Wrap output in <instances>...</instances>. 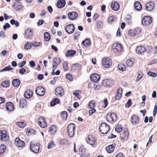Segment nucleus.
<instances>
[{"label": "nucleus", "mask_w": 157, "mask_h": 157, "mask_svg": "<svg viewBox=\"0 0 157 157\" xmlns=\"http://www.w3.org/2000/svg\"><path fill=\"white\" fill-rule=\"evenodd\" d=\"M109 129V126L105 123L101 124L99 127L100 132L103 134H107Z\"/></svg>", "instance_id": "obj_1"}, {"label": "nucleus", "mask_w": 157, "mask_h": 157, "mask_svg": "<svg viewBox=\"0 0 157 157\" xmlns=\"http://www.w3.org/2000/svg\"><path fill=\"white\" fill-rule=\"evenodd\" d=\"M67 132L69 137H72L75 134V125L73 123L70 124L67 127Z\"/></svg>", "instance_id": "obj_2"}, {"label": "nucleus", "mask_w": 157, "mask_h": 157, "mask_svg": "<svg viewBox=\"0 0 157 157\" xmlns=\"http://www.w3.org/2000/svg\"><path fill=\"white\" fill-rule=\"evenodd\" d=\"M102 63L104 67L108 68L111 66L112 61L110 58L107 57H104L102 59Z\"/></svg>", "instance_id": "obj_3"}, {"label": "nucleus", "mask_w": 157, "mask_h": 157, "mask_svg": "<svg viewBox=\"0 0 157 157\" xmlns=\"http://www.w3.org/2000/svg\"><path fill=\"white\" fill-rule=\"evenodd\" d=\"M106 119L109 122L115 121L117 120V116L113 113H109L106 115Z\"/></svg>", "instance_id": "obj_4"}, {"label": "nucleus", "mask_w": 157, "mask_h": 157, "mask_svg": "<svg viewBox=\"0 0 157 157\" xmlns=\"http://www.w3.org/2000/svg\"><path fill=\"white\" fill-rule=\"evenodd\" d=\"M152 21L151 17L148 16H146L142 19V23L143 25L147 26L151 23Z\"/></svg>", "instance_id": "obj_5"}, {"label": "nucleus", "mask_w": 157, "mask_h": 157, "mask_svg": "<svg viewBox=\"0 0 157 157\" xmlns=\"http://www.w3.org/2000/svg\"><path fill=\"white\" fill-rule=\"evenodd\" d=\"M122 45L118 43H114L112 47V50L115 52H120L122 50Z\"/></svg>", "instance_id": "obj_6"}, {"label": "nucleus", "mask_w": 157, "mask_h": 157, "mask_svg": "<svg viewBox=\"0 0 157 157\" xmlns=\"http://www.w3.org/2000/svg\"><path fill=\"white\" fill-rule=\"evenodd\" d=\"M30 148L31 151L35 153H38L40 149L39 145L36 144H33L32 142L30 143Z\"/></svg>", "instance_id": "obj_7"}, {"label": "nucleus", "mask_w": 157, "mask_h": 157, "mask_svg": "<svg viewBox=\"0 0 157 157\" xmlns=\"http://www.w3.org/2000/svg\"><path fill=\"white\" fill-rule=\"evenodd\" d=\"M38 124L42 128H45L47 126V123L44 118L40 117L38 120Z\"/></svg>", "instance_id": "obj_8"}, {"label": "nucleus", "mask_w": 157, "mask_h": 157, "mask_svg": "<svg viewBox=\"0 0 157 157\" xmlns=\"http://www.w3.org/2000/svg\"><path fill=\"white\" fill-rule=\"evenodd\" d=\"M65 30L68 34H71L75 31L74 26L73 24H69L66 27Z\"/></svg>", "instance_id": "obj_9"}, {"label": "nucleus", "mask_w": 157, "mask_h": 157, "mask_svg": "<svg viewBox=\"0 0 157 157\" xmlns=\"http://www.w3.org/2000/svg\"><path fill=\"white\" fill-rule=\"evenodd\" d=\"M35 92L37 95L42 96L45 94V90L42 87L39 86L36 88Z\"/></svg>", "instance_id": "obj_10"}, {"label": "nucleus", "mask_w": 157, "mask_h": 157, "mask_svg": "<svg viewBox=\"0 0 157 157\" xmlns=\"http://www.w3.org/2000/svg\"><path fill=\"white\" fill-rule=\"evenodd\" d=\"M146 10L148 11H151L154 7V3L151 1L147 2L145 5Z\"/></svg>", "instance_id": "obj_11"}, {"label": "nucleus", "mask_w": 157, "mask_h": 157, "mask_svg": "<svg viewBox=\"0 0 157 157\" xmlns=\"http://www.w3.org/2000/svg\"><path fill=\"white\" fill-rule=\"evenodd\" d=\"M55 94L58 97H61L63 95L64 90L61 87H58L55 89Z\"/></svg>", "instance_id": "obj_12"}, {"label": "nucleus", "mask_w": 157, "mask_h": 157, "mask_svg": "<svg viewBox=\"0 0 157 157\" xmlns=\"http://www.w3.org/2000/svg\"><path fill=\"white\" fill-rule=\"evenodd\" d=\"M111 7L112 9L114 11H117L120 8L119 3L116 1H114L111 4Z\"/></svg>", "instance_id": "obj_13"}, {"label": "nucleus", "mask_w": 157, "mask_h": 157, "mask_svg": "<svg viewBox=\"0 0 157 157\" xmlns=\"http://www.w3.org/2000/svg\"><path fill=\"white\" fill-rule=\"evenodd\" d=\"M86 141L87 143L90 145L93 146L95 144V138L94 137L92 136H89L87 138Z\"/></svg>", "instance_id": "obj_14"}, {"label": "nucleus", "mask_w": 157, "mask_h": 157, "mask_svg": "<svg viewBox=\"0 0 157 157\" xmlns=\"http://www.w3.org/2000/svg\"><path fill=\"white\" fill-rule=\"evenodd\" d=\"M91 80L94 82H97L100 79V76L97 74H94L90 76Z\"/></svg>", "instance_id": "obj_15"}, {"label": "nucleus", "mask_w": 157, "mask_h": 157, "mask_svg": "<svg viewBox=\"0 0 157 157\" xmlns=\"http://www.w3.org/2000/svg\"><path fill=\"white\" fill-rule=\"evenodd\" d=\"M145 51L144 47L142 46H140L137 47L136 49V51L138 54L141 55Z\"/></svg>", "instance_id": "obj_16"}, {"label": "nucleus", "mask_w": 157, "mask_h": 157, "mask_svg": "<svg viewBox=\"0 0 157 157\" xmlns=\"http://www.w3.org/2000/svg\"><path fill=\"white\" fill-rule=\"evenodd\" d=\"M8 138L6 131H0V140L2 141H5Z\"/></svg>", "instance_id": "obj_17"}, {"label": "nucleus", "mask_w": 157, "mask_h": 157, "mask_svg": "<svg viewBox=\"0 0 157 157\" xmlns=\"http://www.w3.org/2000/svg\"><path fill=\"white\" fill-rule=\"evenodd\" d=\"M112 80L110 79H106L102 81L103 85L106 87L111 86L112 84Z\"/></svg>", "instance_id": "obj_18"}, {"label": "nucleus", "mask_w": 157, "mask_h": 157, "mask_svg": "<svg viewBox=\"0 0 157 157\" xmlns=\"http://www.w3.org/2000/svg\"><path fill=\"white\" fill-rule=\"evenodd\" d=\"M68 15L69 19L71 20L75 19L78 17L77 13L74 11L69 12Z\"/></svg>", "instance_id": "obj_19"}, {"label": "nucleus", "mask_w": 157, "mask_h": 157, "mask_svg": "<svg viewBox=\"0 0 157 157\" xmlns=\"http://www.w3.org/2000/svg\"><path fill=\"white\" fill-rule=\"evenodd\" d=\"M15 144L18 147H21L25 145V143L23 141L20 140L19 138H17L15 140Z\"/></svg>", "instance_id": "obj_20"}, {"label": "nucleus", "mask_w": 157, "mask_h": 157, "mask_svg": "<svg viewBox=\"0 0 157 157\" xmlns=\"http://www.w3.org/2000/svg\"><path fill=\"white\" fill-rule=\"evenodd\" d=\"M128 132L127 130L124 131L122 134H121V138L124 141L127 140L128 139Z\"/></svg>", "instance_id": "obj_21"}, {"label": "nucleus", "mask_w": 157, "mask_h": 157, "mask_svg": "<svg viewBox=\"0 0 157 157\" xmlns=\"http://www.w3.org/2000/svg\"><path fill=\"white\" fill-rule=\"evenodd\" d=\"M81 68V65L78 63L74 64L72 65L71 67V69L72 70L77 72H78L79 71Z\"/></svg>", "instance_id": "obj_22"}, {"label": "nucleus", "mask_w": 157, "mask_h": 157, "mask_svg": "<svg viewBox=\"0 0 157 157\" xmlns=\"http://www.w3.org/2000/svg\"><path fill=\"white\" fill-rule=\"evenodd\" d=\"M6 108L8 111H12L14 109V105L11 102L7 103L6 104Z\"/></svg>", "instance_id": "obj_23"}, {"label": "nucleus", "mask_w": 157, "mask_h": 157, "mask_svg": "<svg viewBox=\"0 0 157 157\" xmlns=\"http://www.w3.org/2000/svg\"><path fill=\"white\" fill-rule=\"evenodd\" d=\"M131 121L133 124H136L139 123V120L137 116L133 115L131 117Z\"/></svg>", "instance_id": "obj_24"}, {"label": "nucleus", "mask_w": 157, "mask_h": 157, "mask_svg": "<svg viewBox=\"0 0 157 157\" xmlns=\"http://www.w3.org/2000/svg\"><path fill=\"white\" fill-rule=\"evenodd\" d=\"M13 7L16 10H19L22 8V6L20 2H17L14 3Z\"/></svg>", "instance_id": "obj_25"}, {"label": "nucleus", "mask_w": 157, "mask_h": 157, "mask_svg": "<svg viewBox=\"0 0 157 157\" xmlns=\"http://www.w3.org/2000/svg\"><path fill=\"white\" fill-rule=\"evenodd\" d=\"M57 131L56 127L54 125H51L48 130V132L51 134H55Z\"/></svg>", "instance_id": "obj_26"}, {"label": "nucleus", "mask_w": 157, "mask_h": 157, "mask_svg": "<svg viewBox=\"0 0 157 157\" xmlns=\"http://www.w3.org/2000/svg\"><path fill=\"white\" fill-rule=\"evenodd\" d=\"M65 5V1L64 0H59L57 2V6L59 8H62Z\"/></svg>", "instance_id": "obj_27"}, {"label": "nucleus", "mask_w": 157, "mask_h": 157, "mask_svg": "<svg viewBox=\"0 0 157 157\" xmlns=\"http://www.w3.org/2000/svg\"><path fill=\"white\" fill-rule=\"evenodd\" d=\"M76 52L75 51L72 50H68L66 53L65 55L67 57H72L75 54Z\"/></svg>", "instance_id": "obj_28"}, {"label": "nucleus", "mask_w": 157, "mask_h": 157, "mask_svg": "<svg viewBox=\"0 0 157 157\" xmlns=\"http://www.w3.org/2000/svg\"><path fill=\"white\" fill-rule=\"evenodd\" d=\"M115 147V144L109 145L106 147V150L108 153H111L113 151Z\"/></svg>", "instance_id": "obj_29"}, {"label": "nucleus", "mask_w": 157, "mask_h": 157, "mask_svg": "<svg viewBox=\"0 0 157 157\" xmlns=\"http://www.w3.org/2000/svg\"><path fill=\"white\" fill-rule=\"evenodd\" d=\"M32 95L33 92L32 90H28L25 92L24 96L26 98L29 99L32 97Z\"/></svg>", "instance_id": "obj_30"}, {"label": "nucleus", "mask_w": 157, "mask_h": 157, "mask_svg": "<svg viewBox=\"0 0 157 157\" xmlns=\"http://www.w3.org/2000/svg\"><path fill=\"white\" fill-rule=\"evenodd\" d=\"M122 93V89L119 88L117 90V94L115 97V98L117 100L119 99L121 97Z\"/></svg>", "instance_id": "obj_31"}, {"label": "nucleus", "mask_w": 157, "mask_h": 157, "mask_svg": "<svg viewBox=\"0 0 157 157\" xmlns=\"http://www.w3.org/2000/svg\"><path fill=\"white\" fill-rule=\"evenodd\" d=\"M25 36L27 38H29L32 36L33 32L30 29H29L25 31Z\"/></svg>", "instance_id": "obj_32"}, {"label": "nucleus", "mask_w": 157, "mask_h": 157, "mask_svg": "<svg viewBox=\"0 0 157 157\" xmlns=\"http://www.w3.org/2000/svg\"><path fill=\"white\" fill-rule=\"evenodd\" d=\"M134 7L135 9L138 11L140 10L142 8L141 4L138 1H136L135 2Z\"/></svg>", "instance_id": "obj_33"}, {"label": "nucleus", "mask_w": 157, "mask_h": 157, "mask_svg": "<svg viewBox=\"0 0 157 157\" xmlns=\"http://www.w3.org/2000/svg\"><path fill=\"white\" fill-rule=\"evenodd\" d=\"M134 63V59L133 58H130L127 60L126 64L128 66L131 67L133 66Z\"/></svg>", "instance_id": "obj_34"}, {"label": "nucleus", "mask_w": 157, "mask_h": 157, "mask_svg": "<svg viewBox=\"0 0 157 157\" xmlns=\"http://www.w3.org/2000/svg\"><path fill=\"white\" fill-rule=\"evenodd\" d=\"M12 83L14 86L17 87L20 85L21 82L19 79L17 78L13 79Z\"/></svg>", "instance_id": "obj_35"}, {"label": "nucleus", "mask_w": 157, "mask_h": 157, "mask_svg": "<svg viewBox=\"0 0 157 157\" xmlns=\"http://www.w3.org/2000/svg\"><path fill=\"white\" fill-rule=\"evenodd\" d=\"M59 102L58 99L57 98H54L50 103V105L52 106L55 105L56 104H58Z\"/></svg>", "instance_id": "obj_36"}, {"label": "nucleus", "mask_w": 157, "mask_h": 157, "mask_svg": "<svg viewBox=\"0 0 157 157\" xmlns=\"http://www.w3.org/2000/svg\"><path fill=\"white\" fill-rule=\"evenodd\" d=\"M32 43L31 44L29 42H27L25 44L24 46V48L25 49L28 50L30 49L32 47Z\"/></svg>", "instance_id": "obj_37"}, {"label": "nucleus", "mask_w": 157, "mask_h": 157, "mask_svg": "<svg viewBox=\"0 0 157 157\" xmlns=\"http://www.w3.org/2000/svg\"><path fill=\"white\" fill-rule=\"evenodd\" d=\"M26 104V100L24 98L21 99L20 101V106L21 108H23Z\"/></svg>", "instance_id": "obj_38"}, {"label": "nucleus", "mask_w": 157, "mask_h": 157, "mask_svg": "<svg viewBox=\"0 0 157 157\" xmlns=\"http://www.w3.org/2000/svg\"><path fill=\"white\" fill-rule=\"evenodd\" d=\"M82 44L85 47H88L90 44V40L89 39H85L82 42Z\"/></svg>", "instance_id": "obj_39"}, {"label": "nucleus", "mask_w": 157, "mask_h": 157, "mask_svg": "<svg viewBox=\"0 0 157 157\" xmlns=\"http://www.w3.org/2000/svg\"><path fill=\"white\" fill-rule=\"evenodd\" d=\"M123 129V128L121 124H118L116 126L115 130V131L118 133L121 132Z\"/></svg>", "instance_id": "obj_40"}, {"label": "nucleus", "mask_w": 157, "mask_h": 157, "mask_svg": "<svg viewBox=\"0 0 157 157\" xmlns=\"http://www.w3.org/2000/svg\"><path fill=\"white\" fill-rule=\"evenodd\" d=\"M118 68L119 70L122 71H125L126 69L125 66L124 64L120 63L118 64Z\"/></svg>", "instance_id": "obj_41"}, {"label": "nucleus", "mask_w": 157, "mask_h": 157, "mask_svg": "<svg viewBox=\"0 0 157 157\" xmlns=\"http://www.w3.org/2000/svg\"><path fill=\"white\" fill-rule=\"evenodd\" d=\"M44 39L45 41H48L50 40V36L49 33L48 32H45L44 34Z\"/></svg>", "instance_id": "obj_42"}, {"label": "nucleus", "mask_w": 157, "mask_h": 157, "mask_svg": "<svg viewBox=\"0 0 157 157\" xmlns=\"http://www.w3.org/2000/svg\"><path fill=\"white\" fill-rule=\"evenodd\" d=\"M6 149V146L4 145H0V154H3Z\"/></svg>", "instance_id": "obj_43"}, {"label": "nucleus", "mask_w": 157, "mask_h": 157, "mask_svg": "<svg viewBox=\"0 0 157 157\" xmlns=\"http://www.w3.org/2000/svg\"><path fill=\"white\" fill-rule=\"evenodd\" d=\"M59 64H56L55 61H53V65L52 68V74L53 75H55V71L57 68V67Z\"/></svg>", "instance_id": "obj_44"}, {"label": "nucleus", "mask_w": 157, "mask_h": 157, "mask_svg": "<svg viewBox=\"0 0 157 157\" xmlns=\"http://www.w3.org/2000/svg\"><path fill=\"white\" fill-rule=\"evenodd\" d=\"M55 145V144L53 141H51L48 143L47 148L48 149H51L54 147Z\"/></svg>", "instance_id": "obj_45"}, {"label": "nucleus", "mask_w": 157, "mask_h": 157, "mask_svg": "<svg viewBox=\"0 0 157 157\" xmlns=\"http://www.w3.org/2000/svg\"><path fill=\"white\" fill-rule=\"evenodd\" d=\"M115 20V17L114 16L109 17L108 18V22L109 24H111Z\"/></svg>", "instance_id": "obj_46"}, {"label": "nucleus", "mask_w": 157, "mask_h": 157, "mask_svg": "<svg viewBox=\"0 0 157 157\" xmlns=\"http://www.w3.org/2000/svg\"><path fill=\"white\" fill-rule=\"evenodd\" d=\"M1 85L4 87H8L9 86V82L8 81H5L1 83Z\"/></svg>", "instance_id": "obj_47"}, {"label": "nucleus", "mask_w": 157, "mask_h": 157, "mask_svg": "<svg viewBox=\"0 0 157 157\" xmlns=\"http://www.w3.org/2000/svg\"><path fill=\"white\" fill-rule=\"evenodd\" d=\"M16 124L21 128H23L25 126V123L24 122H18L16 123Z\"/></svg>", "instance_id": "obj_48"}, {"label": "nucleus", "mask_w": 157, "mask_h": 157, "mask_svg": "<svg viewBox=\"0 0 157 157\" xmlns=\"http://www.w3.org/2000/svg\"><path fill=\"white\" fill-rule=\"evenodd\" d=\"M95 103L94 101H91L89 102L88 104V106L90 109L94 108L95 107Z\"/></svg>", "instance_id": "obj_49"}, {"label": "nucleus", "mask_w": 157, "mask_h": 157, "mask_svg": "<svg viewBox=\"0 0 157 157\" xmlns=\"http://www.w3.org/2000/svg\"><path fill=\"white\" fill-rule=\"evenodd\" d=\"M27 131L28 132H27V134L28 135H30L31 134H35V131L32 128H30L29 129H27Z\"/></svg>", "instance_id": "obj_50"}, {"label": "nucleus", "mask_w": 157, "mask_h": 157, "mask_svg": "<svg viewBox=\"0 0 157 157\" xmlns=\"http://www.w3.org/2000/svg\"><path fill=\"white\" fill-rule=\"evenodd\" d=\"M128 34L131 36L134 37L136 35L135 32L134 30H130L128 31Z\"/></svg>", "instance_id": "obj_51"}, {"label": "nucleus", "mask_w": 157, "mask_h": 157, "mask_svg": "<svg viewBox=\"0 0 157 157\" xmlns=\"http://www.w3.org/2000/svg\"><path fill=\"white\" fill-rule=\"evenodd\" d=\"M13 69V68L11 67V66L10 65L4 67L3 69L1 70V71H9L12 70Z\"/></svg>", "instance_id": "obj_52"}, {"label": "nucleus", "mask_w": 157, "mask_h": 157, "mask_svg": "<svg viewBox=\"0 0 157 157\" xmlns=\"http://www.w3.org/2000/svg\"><path fill=\"white\" fill-rule=\"evenodd\" d=\"M42 44L41 42H37L36 41L33 42L32 45L34 47H38Z\"/></svg>", "instance_id": "obj_53"}, {"label": "nucleus", "mask_w": 157, "mask_h": 157, "mask_svg": "<svg viewBox=\"0 0 157 157\" xmlns=\"http://www.w3.org/2000/svg\"><path fill=\"white\" fill-rule=\"evenodd\" d=\"M136 35L139 34L141 31V29L140 28H136L134 29Z\"/></svg>", "instance_id": "obj_54"}, {"label": "nucleus", "mask_w": 157, "mask_h": 157, "mask_svg": "<svg viewBox=\"0 0 157 157\" xmlns=\"http://www.w3.org/2000/svg\"><path fill=\"white\" fill-rule=\"evenodd\" d=\"M61 116L63 119L65 120L67 119V115L66 112L63 111L62 112Z\"/></svg>", "instance_id": "obj_55"}, {"label": "nucleus", "mask_w": 157, "mask_h": 157, "mask_svg": "<svg viewBox=\"0 0 157 157\" xmlns=\"http://www.w3.org/2000/svg\"><path fill=\"white\" fill-rule=\"evenodd\" d=\"M147 75L152 77H155L157 75V73L152 72L149 71L147 73Z\"/></svg>", "instance_id": "obj_56"}, {"label": "nucleus", "mask_w": 157, "mask_h": 157, "mask_svg": "<svg viewBox=\"0 0 157 157\" xmlns=\"http://www.w3.org/2000/svg\"><path fill=\"white\" fill-rule=\"evenodd\" d=\"M63 69L65 71H67L68 69L67 67V63L66 62H65L63 64Z\"/></svg>", "instance_id": "obj_57"}, {"label": "nucleus", "mask_w": 157, "mask_h": 157, "mask_svg": "<svg viewBox=\"0 0 157 157\" xmlns=\"http://www.w3.org/2000/svg\"><path fill=\"white\" fill-rule=\"evenodd\" d=\"M25 63H26L25 61H23L20 63H19L18 64V66L20 67H22L25 65Z\"/></svg>", "instance_id": "obj_58"}, {"label": "nucleus", "mask_w": 157, "mask_h": 157, "mask_svg": "<svg viewBox=\"0 0 157 157\" xmlns=\"http://www.w3.org/2000/svg\"><path fill=\"white\" fill-rule=\"evenodd\" d=\"M60 143L62 144H67L68 140L66 139H62L60 140Z\"/></svg>", "instance_id": "obj_59"}, {"label": "nucleus", "mask_w": 157, "mask_h": 157, "mask_svg": "<svg viewBox=\"0 0 157 157\" xmlns=\"http://www.w3.org/2000/svg\"><path fill=\"white\" fill-rule=\"evenodd\" d=\"M103 26V23L101 21L97 22V26L98 28H101Z\"/></svg>", "instance_id": "obj_60"}, {"label": "nucleus", "mask_w": 157, "mask_h": 157, "mask_svg": "<svg viewBox=\"0 0 157 157\" xmlns=\"http://www.w3.org/2000/svg\"><path fill=\"white\" fill-rule=\"evenodd\" d=\"M66 77L69 80H72V77L69 73H67L66 74Z\"/></svg>", "instance_id": "obj_61"}, {"label": "nucleus", "mask_w": 157, "mask_h": 157, "mask_svg": "<svg viewBox=\"0 0 157 157\" xmlns=\"http://www.w3.org/2000/svg\"><path fill=\"white\" fill-rule=\"evenodd\" d=\"M53 61H55L56 64H59L61 62L60 59L58 58L54 59Z\"/></svg>", "instance_id": "obj_62"}, {"label": "nucleus", "mask_w": 157, "mask_h": 157, "mask_svg": "<svg viewBox=\"0 0 157 157\" xmlns=\"http://www.w3.org/2000/svg\"><path fill=\"white\" fill-rule=\"evenodd\" d=\"M91 109H92L90 110L89 112L90 115H92L93 113H94L96 111V109H95L94 108Z\"/></svg>", "instance_id": "obj_63"}, {"label": "nucleus", "mask_w": 157, "mask_h": 157, "mask_svg": "<svg viewBox=\"0 0 157 157\" xmlns=\"http://www.w3.org/2000/svg\"><path fill=\"white\" fill-rule=\"evenodd\" d=\"M10 26V25L8 23H6L3 26V28L4 30H6V28H9Z\"/></svg>", "instance_id": "obj_64"}]
</instances>
